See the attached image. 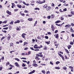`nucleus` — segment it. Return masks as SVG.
<instances>
[{"label": "nucleus", "instance_id": "obj_1", "mask_svg": "<svg viewBox=\"0 0 74 74\" xmlns=\"http://www.w3.org/2000/svg\"><path fill=\"white\" fill-rule=\"evenodd\" d=\"M51 8L50 6H48L46 8V10H47V11H50Z\"/></svg>", "mask_w": 74, "mask_h": 74}, {"label": "nucleus", "instance_id": "obj_2", "mask_svg": "<svg viewBox=\"0 0 74 74\" xmlns=\"http://www.w3.org/2000/svg\"><path fill=\"white\" fill-rule=\"evenodd\" d=\"M26 34L25 33H23L22 34V37L23 38H24V39H25V36H26Z\"/></svg>", "mask_w": 74, "mask_h": 74}, {"label": "nucleus", "instance_id": "obj_3", "mask_svg": "<svg viewBox=\"0 0 74 74\" xmlns=\"http://www.w3.org/2000/svg\"><path fill=\"white\" fill-rule=\"evenodd\" d=\"M51 27L52 29V31H54V30H55V27H53V25H51Z\"/></svg>", "mask_w": 74, "mask_h": 74}, {"label": "nucleus", "instance_id": "obj_4", "mask_svg": "<svg viewBox=\"0 0 74 74\" xmlns=\"http://www.w3.org/2000/svg\"><path fill=\"white\" fill-rule=\"evenodd\" d=\"M58 35L59 34H56V35H54V36L56 37V38H57V39H58L59 38V36H58Z\"/></svg>", "mask_w": 74, "mask_h": 74}, {"label": "nucleus", "instance_id": "obj_5", "mask_svg": "<svg viewBox=\"0 0 74 74\" xmlns=\"http://www.w3.org/2000/svg\"><path fill=\"white\" fill-rule=\"evenodd\" d=\"M6 13L7 14H9L10 15H11V12H9L8 10H7L6 11Z\"/></svg>", "mask_w": 74, "mask_h": 74}, {"label": "nucleus", "instance_id": "obj_6", "mask_svg": "<svg viewBox=\"0 0 74 74\" xmlns=\"http://www.w3.org/2000/svg\"><path fill=\"white\" fill-rule=\"evenodd\" d=\"M34 47L35 49H38V47H37V45L36 44L34 45Z\"/></svg>", "mask_w": 74, "mask_h": 74}, {"label": "nucleus", "instance_id": "obj_7", "mask_svg": "<svg viewBox=\"0 0 74 74\" xmlns=\"http://www.w3.org/2000/svg\"><path fill=\"white\" fill-rule=\"evenodd\" d=\"M15 65L17 67H19V65L18 64L17 62H15Z\"/></svg>", "mask_w": 74, "mask_h": 74}, {"label": "nucleus", "instance_id": "obj_8", "mask_svg": "<svg viewBox=\"0 0 74 74\" xmlns=\"http://www.w3.org/2000/svg\"><path fill=\"white\" fill-rule=\"evenodd\" d=\"M20 14L21 15V16H25V14H24V13H22L21 12H20Z\"/></svg>", "mask_w": 74, "mask_h": 74}, {"label": "nucleus", "instance_id": "obj_9", "mask_svg": "<svg viewBox=\"0 0 74 74\" xmlns=\"http://www.w3.org/2000/svg\"><path fill=\"white\" fill-rule=\"evenodd\" d=\"M70 31V32H72V33H73L74 32V30H73V29H72V27H71Z\"/></svg>", "mask_w": 74, "mask_h": 74}, {"label": "nucleus", "instance_id": "obj_10", "mask_svg": "<svg viewBox=\"0 0 74 74\" xmlns=\"http://www.w3.org/2000/svg\"><path fill=\"white\" fill-rule=\"evenodd\" d=\"M48 6V5L47 4H45L43 6V8H46Z\"/></svg>", "mask_w": 74, "mask_h": 74}, {"label": "nucleus", "instance_id": "obj_11", "mask_svg": "<svg viewBox=\"0 0 74 74\" xmlns=\"http://www.w3.org/2000/svg\"><path fill=\"white\" fill-rule=\"evenodd\" d=\"M71 47H72L71 45H68V48L69 49H70Z\"/></svg>", "mask_w": 74, "mask_h": 74}, {"label": "nucleus", "instance_id": "obj_12", "mask_svg": "<svg viewBox=\"0 0 74 74\" xmlns=\"http://www.w3.org/2000/svg\"><path fill=\"white\" fill-rule=\"evenodd\" d=\"M28 21H33V18H28Z\"/></svg>", "mask_w": 74, "mask_h": 74}, {"label": "nucleus", "instance_id": "obj_13", "mask_svg": "<svg viewBox=\"0 0 74 74\" xmlns=\"http://www.w3.org/2000/svg\"><path fill=\"white\" fill-rule=\"evenodd\" d=\"M70 25L68 24V25H65V27H70Z\"/></svg>", "mask_w": 74, "mask_h": 74}, {"label": "nucleus", "instance_id": "obj_14", "mask_svg": "<svg viewBox=\"0 0 74 74\" xmlns=\"http://www.w3.org/2000/svg\"><path fill=\"white\" fill-rule=\"evenodd\" d=\"M33 66H35L36 67H37V64L36 63H34L33 64Z\"/></svg>", "mask_w": 74, "mask_h": 74}, {"label": "nucleus", "instance_id": "obj_15", "mask_svg": "<svg viewBox=\"0 0 74 74\" xmlns=\"http://www.w3.org/2000/svg\"><path fill=\"white\" fill-rule=\"evenodd\" d=\"M17 6L19 8H21V7H22V5H17Z\"/></svg>", "mask_w": 74, "mask_h": 74}, {"label": "nucleus", "instance_id": "obj_16", "mask_svg": "<svg viewBox=\"0 0 74 74\" xmlns=\"http://www.w3.org/2000/svg\"><path fill=\"white\" fill-rule=\"evenodd\" d=\"M45 42L47 45H49V43H50V41H49L48 42L45 41Z\"/></svg>", "mask_w": 74, "mask_h": 74}, {"label": "nucleus", "instance_id": "obj_17", "mask_svg": "<svg viewBox=\"0 0 74 74\" xmlns=\"http://www.w3.org/2000/svg\"><path fill=\"white\" fill-rule=\"evenodd\" d=\"M10 38H11V36H9L7 37V39L8 40H10Z\"/></svg>", "mask_w": 74, "mask_h": 74}, {"label": "nucleus", "instance_id": "obj_18", "mask_svg": "<svg viewBox=\"0 0 74 74\" xmlns=\"http://www.w3.org/2000/svg\"><path fill=\"white\" fill-rule=\"evenodd\" d=\"M27 42H24V45H23V46H25V45H26V44H27Z\"/></svg>", "mask_w": 74, "mask_h": 74}, {"label": "nucleus", "instance_id": "obj_19", "mask_svg": "<svg viewBox=\"0 0 74 74\" xmlns=\"http://www.w3.org/2000/svg\"><path fill=\"white\" fill-rule=\"evenodd\" d=\"M61 21H56L55 23H60V22Z\"/></svg>", "mask_w": 74, "mask_h": 74}, {"label": "nucleus", "instance_id": "obj_20", "mask_svg": "<svg viewBox=\"0 0 74 74\" xmlns=\"http://www.w3.org/2000/svg\"><path fill=\"white\" fill-rule=\"evenodd\" d=\"M65 50L66 53H69V51H68V50H67V49H65Z\"/></svg>", "mask_w": 74, "mask_h": 74}, {"label": "nucleus", "instance_id": "obj_21", "mask_svg": "<svg viewBox=\"0 0 74 74\" xmlns=\"http://www.w3.org/2000/svg\"><path fill=\"white\" fill-rule=\"evenodd\" d=\"M15 60H17V61H18V62H19V61H20V60L17 58H15Z\"/></svg>", "mask_w": 74, "mask_h": 74}, {"label": "nucleus", "instance_id": "obj_22", "mask_svg": "<svg viewBox=\"0 0 74 74\" xmlns=\"http://www.w3.org/2000/svg\"><path fill=\"white\" fill-rule=\"evenodd\" d=\"M37 23V21H36L35 22V23L34 24V26H36V25Z\"/></svg>", "mask_w": 74, "mask_h": 74}, {"label": "nucleus", "instance_id": "obj_23", "mask_svg": "<svg viewBox=\"0 0 74 74\" xmlns=\"http://www.w3.org/2000/svg\"><path fill=\"white\" fill-rule=\"evenodd\" d=\"M35 59H37L38 60H40V58L38 57L37 56H36L35 58Z\"/></svg>", "mask_w": 74, "mask_h": 74}, {"label": "nucleus", "instance_id": "obj_24", "mask_svg": "<svg viewBox=\"0 0 74 74\" xmlns=\"http://www.w3.org/2000/svg\"><path fill=\"white\" fill-rule=\"evenodd\" d=\"M37 38L38 39H39V40H42V39L41 38H40V37L39 36H38L37 37Z\"/></svg>", "mask_w": 74, "mask_h": 74}, {"label": "nucleus", "instance_id": "obj_25", "mask_svg": "<svg viewBox=\"0 0 74 74\" xmlns=\"http://www.w3.org/2000/svg\"><path fill=\"white\" fill-rule=\"evenodd\" d=\"M55 69H58V70H59V69H60V67H55Z\"/></svg>", "mask_w": 74, "mask_h": 74}, {"label": "nucleus", "instance_id": "obj_26", "mask_svg": "<svg viewBox=\"0 0 74 74\" xmlns=\"http://www.w3.org/2000/svg\"><path fill=\"white\" fill-rule=\"evenodd\" d=\"M14 23V22L13 21H11L10 23V25H13Z\"/></svg>", "mask_w": 74, "mask_h": 74}, {"label": "nucleus", "instance_id": "obj_27", "mask_svg": "<svg viewBox=\"0 0 74 74\" xmlns=\"http://www.w3.org/2000/svg\"><path fill=\"white\" fill-rule=\"evenodd\" d=\"M38 3H39V4H42V2H41L40 1H38Z\"/></svg>", "mask_w": 74, "mask_h": 74}, {"label": "nucleus", "instance_id": "obj_28", "mask_svg": "<svg viewBox=\"0 0 74 74\" xmlns=\"http://www.w3.org/2000/svg\"><path fill=\"white\" fill-rule=\"evenodd\" d=\"M12 6H13L14 7H15V4L14 3H12Z\"/></svg>", "mask_w": 74, "mask_h": 74}, {"label": "nucleus", "instance_id": "obj_29", "mask_svg": "<svg viewBox=\"0 0 74 74\" xmlns=\"http://www.w3.org/2000/svg\"><path fill=\"white\" fill-rule=\"evenodd\" d=\"M70 44L71 45H73L74 44V43L72 42H70Z\"/></svg>", "mask_w": 74, "mask_h": 74}, {"label": "nucleus", "instance_id": "obj_30", "mask_svg": "<svg viewBox=\"0 0 74 74\" xmlns=\"http://www.w3.org/2000/svg\"><path fill=\"white\" fill-rule=\"evenodd\" d=\"M22 67H25L26 66V64H23L22 65Z\"/></svg>", "mask_w": 74, "mask_h": 74}, {"label": "nucleus", "instance_id": "obj_31", "mask_svg": "<svg viewBox=\"0 0 74 74\" xmlns=\"http://www.w3.org/2000/svg\"><path fill=\"white\" fill-rule=\"evenodd\" d=\"M7 22V21H6L3 22V23H6Z\"/></svg>", "mask_w": 74, "mask_h": 74}, {"label": "nucleus", "instance_id": "obj_32", "mask_svg": "<svg viewBox=\"0 0 74 74\" xmlns=\"http://www.w3.org/2000/svg\"><path fill=\"white\" fill-rule=\"evenodd\" d=\"M10 47H12V46H13V45H14V44H13V43H12L11 44H10Z\"/></svg>", "mask_w": 74, "mask_h": 74}, {"label": "nucleus", "instance_id": "obj_33", "mask_svg": "<svg viewBox=\"0 0 74 74\" xmlns=\"http://www.w3.org/2000/svg\"><path fill=\"white\" fill-rule=\"evenodd\" d=\"M24 12H25V13H28L29 12L27 10H25L24 11Z\"/></svg>", "mask_w": 74, "mask_h": 74}, {"label": "nucleus", "instance_id": "obj_34", "mask_svg": "<svg viewBox=\"0 0 74 74\" xmlns=\"http://www.w3.org/2000/svg\"><path fill=\"white\" fill-rule=\"evenodd\" d=\"M58 55H59L60 56V57H61V58H62L63 56H62V54L59 53H58Z\"/></svg>", "mask_w": 74, "mask_h": 74}, {"label": "nucleus", "instance_id": "obj_35", "mask_svg": "<svg viewBox=\"0 0 74 74\" xmlns=\"http://www.w3.org/2000/svg\"><path fill=\"white\" fill-rule=\"evenodd\" d=\"M8 29V27L3 28V29H4V30H7Z\"/></svg>", "mask_w": 74, "mask_h": 74}, {"label": "nucleus", "instance_id": "obj_36", "mask_svg": "<svg viewBox=\"0 0 74 74\" xmlns=\"http://www.w3.org/2000/svg\"><path fill=\"white\" fill-rule=\"evenodd\" d=\"M45 37L46 39H48V36H45Z\"/></svg>", "mask_w": 74, "mask_h": 74}, {"label": "nucleus", "instance_id": "obj_37", "mask_svg": "<svg viewBox=\"0 0 74 74\" xmlns=\"http://www.w3.org/2000/svg\"><path fill=\"white\" fill-rule=\"evenodd\" d=\"M34 10H40V8H36L34 9Z\"/></svg>", "mask_w": 74, "mask_h": 74}, {"label": "nucleus", "instance_id": "obj_38", "mask_svg": "<svg viewBox=\"0 0 74 74\" xmlns=\"http://www.w3.org/2000/svg\"><path fill=\"white\" fill-rule=\"evenodd\" d=\"M42 73L43 74H45V71L42 70Z\"/></svg>", "mask_w": 74, "mask_h": 74}, {"label": "nucleus", "instance_id": "obj_39", "mask_svg": "<svg viewBox=\"0 0 74 74\" xmlns=\"http://www.w3.org/2000/svg\"><path fill=\"white\" fill-rule=\"evenodd\" d=\"M21 59H24V60H26V58H21Z\"/></svg>", "mask_w": 74, "mask_h": 74}, {"label": "nucleus", "instance_id": "obj_40", "mask_svg": "<svg viewBox=\"0 0 74 74\" xmlns=\"http://www.w3.org/2000/svg\"><path fill=\"white\" fill-rule=\"evenodd\" d=\"M18 11V9H14V11L15 12H16V11Z\"/></svg>", "mask_w": 74, "mask_h": 74}, {"label": "nucleus", "instance_id": "obj_41", "mask_svg": "<svg viewBox=\"0 0 74 74\" xmlns=\"http://www.w3.org/2000/svg\"><path fill=\"white\" fill-rule=\"evenodd\" d=\"M67 67H63V69L65 70H67Z\"/></svg>", "mask_w": 74, "mask_h": 74}, {"label": "nucleus", "instance_id": "obj_42", "mask_svg": "<svg viewBox=\"0 0 74 74\" xmlns=\"http://www.w3.org/2000/svg\"><path fill=\"white\" fill-rule=\"evenodd\" d=\"M16 29L17 30H18L19 31V30H20V29H19V27H16Z\"/></svg>", "mask_w": 74, "mask_h": 74}, {"label": "nucleus", "instance_id": "obj_43", "mask_svg": "<svg viewBox=\"0 0 74 74\" xmlns=\"http://www.w3.org/2000/svg\"><path fill=\"white\" fill-rule=\"evenodd\" d=\"M10 64V62H7L6 64V66H7V65H9Z\"/></svg>", "mask_w": 74, "mask_h": 74}, {"label": "nucleus", "instance_id": "obj_44", "mask_svg": "<svg viewBox=\"0 0 74 74\" xmlns=\"http://www.w3.org/2000/svg\"><path fill=\"white\" fill-rule=\"evenodd\" d=\"M63 11H67V8H65L63 10Z\"/></svg>", "mask_w": 74, "mask_h": 74}, {"label": "nucleus", "instance_id": "obj_45", "mask_svg": "<svg viewBox=\"0 0 74 74\" xmlns=\"http://www.w3.org/2000/svg\"><path fill=\"white\" fill-rule=\"evenodd\" d=\"M45 2V0H43V1H42V4L43 3H44Z\"/></svg>", "mask_w": 74, "mask_h": 74}, {"label": "nucleus", "instance_id": "obj_46", "mask_svg": "<svg viewBox=\"0 0 74 74\" xmlns=\"http://www.w3.org/2000/svg\"><path fill=\"white\" fill-rule=\"evenodd\" d=\"M59 63H60V62H59V61H57L56 62V64H59Z\"/></svg>", "mask_w": 74, "mask_h": 74}, {"label": "nucleus", "instance_id": "obj_47", "mask_svg": "<svg viewBox=\"0 0 74 74\" xmlns=\"http://www.w3.org/2000/svg\"><path fill=\"white\" fill-rule=\"evenodd\" d=\"M69 68H70L71 69H73V67L71 66H69Z\"/></svg>", "mask_w": 74, "mask_h": 74}, {"label": "nucleus", "instance_id": "obj_48", "mask_svg": "<svg viewBox=\"0 0 74 74\" xmlns=\"http://www.w3.org/2000/svg\"><path fill=\"white\" fill-rule=\"evenodd\" d=\"M39 56H40V57H41V58H42V57H43V55H42V54L41 55H40Z\"/></svg>", "mask_w": 74, "mask_h": 74}, {"label": "nucleus", "instance_id": "obj_49", "mask_svg": "<svg viewBox=\"0 0 74 74\" xmlns=\"http://www.w3.org/2000/svg\"><path fill=\"white\" fill-rule=\"evenodd\" d=\"M41 65H42V66H46V64H41Z\"/></svg>", "mask_w": 74, "mask_h": 74}, {"label": "nucleus", "instance_id": "obj_50", "mask_svg": "<svg viewBox=\"0 0 74 74\" xmlns=\"http://www.w3.org/2000/svg\"><path fill=\"white\" fill-rule=\"evenodd\" d=\"M71 25L72 27L74 26V24L73 23H71Z\"/></svg>", "mask_w": 74, "mask_h": 74}, {"label": "nucleus", "instance_id": "obj_51", "mask_svg": "<svg viewBox=\"0 0 74 74\" xmlns=\"http://www.w3.org/2000/svg\"><path fill=\"white\" fill-rule=\"evenodd\" d=\"M46 74H50V72H49V71H47V72Z\"/></svg>", "mask_w": 74, "mask_h": 74}, {"label": "nucleus", "instance_id": "obj_52", "mask_svg": "<svg viewBox=\"0 0 74 74\" xmlns=\"http://www.w3.org/2000/svg\"><path fill=\"white\" fill-rule=\"evenodd\" d=\"M47 18L49 19H51V16H48Z\"/></svg>", "mask_w": 74, "mask_h": 74}, {"label": "nucleus", "instance_id": "obj_53", "mask_svg": "<svg viewBox=\"0 0 74 74\" xmlns=\"http://www.w3.org/2000/svg\"><path fill=\"white\" fill-rule=\"evenodd\" d=\"M71 13L72 14H73V15L74 14V11H71Z\"/></svg>", "mask_w": 74, "mask_h": 74}, {"label": "nucleus", "instance_id": "obj_54", "mask_svg": "<svg viewBox=\"0 0 74 74\" xmlns=\"http://www.w3.org/2000/svg\"><path fill=\"white\" fill-rule=\"evenodd\" d=\"M70 4H71V5H73V2H71L70 3Z\"/></svg>", "mask_w": 74, "mask_h": 74}, {"label": "nucleus", "instance_id": "obj_55", "mask_svg": "<svg viewBox=\"0 0 74 74\" xmlns=\"http://www.w3.org/2000/svg\"><path fill=\"white\" fill-rule=\"evenodd\" d=\"M36 55L37 57L38 56V57H40V55L39 54H36Z\"/></svg>", "mask_w": 74, "mask_h": 74}, {"label": "nucleus", "instance_id": "obj_56", "mask_svg": "<svg viewBox=\"0 0 74 74\" xmlns=\"http://www.w3.org/2000/svg\"><path fill=\"white\" fill-rule=\"evenodd\" d=\"M50 63L51 64H52V65H53V63H52L51 61L50 62Z\"/></svg>", "mask_w": 74, "mask_h": 74}, {"label": "nucleus", "instance_id": "obj_57", "mask_svg": "<svg viewBox=\"0 0 74 74\" xmlns=\"http://www.w3.org/2000/svg\"><path fill=\"white\" fill-rule=\"evenodd\" d=\"M20 22V21L19 20H17L16 21V23H19Z\"/></svg>", "mask_w": 74, "mask_h": 74}, {"label": "nucleus", "instance_id": "obj_58", "mask_svg": "<svg viewBox=\"0 0 74 74\" xmlns=\"http://www.w3.org/2000/svg\"><path fill=\"white\" fill-rule=\"evenodd\" d=\"M61 21H63L64 20V18L63 17H61Z\"/></svg>", "mask_w": 74, "mask_h": 74}, {"label": "nucleus", "instance_id": "obj_59", "mask_svg": "<svg viewBox=\"0 0 74 74\" xmlns=\"http://www.w3.org/2000/svg\"><path fill=\"white\" fill-rule=\"evenodd\" d=\"M47 34H49V35H50L51 34V33L50 32H47Z\"/></svg>", "mask_w": 74, "mask_h": 74}, {"label": "nucleus", "instance_id": "obj_60", "mask_svg": "<svg viewBox=\"0 0 74 74\" xmlns=\"http://www.w3.org/2000/svg\"><path fill=\"white\" fill-rule=\"evenodd\" d=\"M2 32H4V33H7V31L5 30H2Z\"/></svg>", "mask_w": 74, "mask_h": 74}, {"label": "nucleus", "instance_id": "obj_61", "mask_svg": "<svg viewBox=\"0 0 74 74\" xmlns=\"http://www.w3.org/2000/svg\"><path fill=\"white\" fill-rule=\"evenodd\" d=\"M30 49H31L32 50H33V51H34V49H33V47H30Z\"/></svg>", "mask_w": 74, "mask_h": 74}, {"label": "nucleus", "instance_id": "obj_62", "mask_svg": "<svg viewBox=\"0 0 74 74\" xmlns=\"http://www.w3.org/2000/svg\"><path fill=\"white\" fill-rule=\"evenodd\" d=\"M58 30H56L55 32V33H58Z\"/></svg>", "mask_w": 74, "mask_h": 74}, {"label": "nucleus", "instance_id": "obj_63", "mask_svg": "<svg viewBox=\"0 0 74 74\" xmlns=\"http://www.w3.org/2000/svg\"><path fill=\"white\" fill-rule=\"evenodd\" d=\"M2 69H3V66L0 67V70H2Z\"/></svg>", "mask_w": 74, "mask_h": 74}, {"label": "nucleus", "instance_id": "obj_64", "mask_svg": "<svg viewBox=\"0 0 74 74\" xmlns=\"http://www.w3.org/2000/svg\"><path fill=\"white\" fill-rule=\"evenodd\" d=\"M54 18V16L53 15H51V18Z\"/></svg>", "mask_w": 74, "mask_h": 74}]
</instances>
